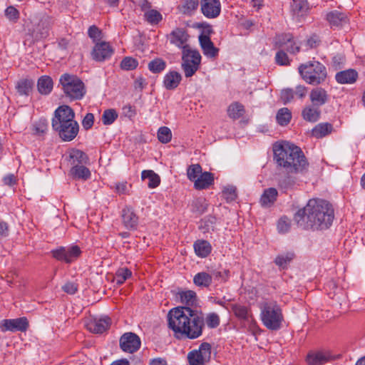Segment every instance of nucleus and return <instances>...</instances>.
Here are the masks:
<instances>
[{
    "mask_svg": "<svg viewBox=\"0 0 365 365\" xmlns=\"http://www.w3.org/2000/svg\"><path fill=\"white\" fill-rule=\"evenodd\" d=\"M275 60L276 63L280 66H287L289 64L288 56L283 50H280L276 53Z\"/></svg>",
    "mask_w": 365,
    "mask_h": 365,
    "instance_id": "obj_54",
    "label": "nucleus"
},
{
    "mask_svg": "<svg viewBox=\"0 0 365 365\" xmlns=\"http://www.w3.org/2000/svg\"><path fill=\"white\" fill-rule=\"evenodd\" d=\"M329 356L324 352H311L307 356L309 365H322L328 361Z\"/></svg>",
    "mask_w": 365,
    "mask_h": 365,
    "instance_id": "obj_27",
    "label": "nucleus"
},
{
    "mask_svg": "<svg viewBox=\"0 0 365 365\" xmlns=\"http://www.w3.org/2000/svg\"><path fill=\"white\" fill-rule=\"evenodd\" d=\"M206 323L210 328H215L220 324V317L215 313H210L206 317Z\"/></svg>",
    "mask_w": 365,
    "mask_h": 365,
    "instance_id": "obj_56",
    "label": "nucleus"
},
{
    "mask_svg": "<svg viewBox=\"0 0 365 365\" xmlns=\"http://www.w3.org/2000/svg\"><path fill=\"white\" fill-rule=\"evenodd\" d=\"M168 39L171 44L181 48L182 51L191 48L188 44L190 35L187 30L184 28H175L173 29L168 35Z\"/></svg>",
    "mask_w": 365,
    "mask_h": 365,
    "instance_id": "obj_9",
    "label": "nucleus"
},
{
    "mask_svg": "<svg viewBox=\"0 0 365 365\" xmlns=\"http://www.w3.org/2000/svg\"><path fill=\"white\" fill-rule=\"evenodd\" d=\"M226 309L233 312L235 315L239 319L247 320L249 319L250 314L247 308L245 306L237 304H231L227 306Z\"/></svg>",
    "mask_w": 365,
    "mask_h": 365,
    "instance_id": "obj_39",
    "label": "nucleus"
},
{
    "mask_svg": "<svg viewBox=\"0 0 365 365\" xmlns=\"http://www.w3.org/2000/svg\"><path fill=\"white\" fill-rule=\"evenodd\" d=\"M124 225L128 229H134L137 226L138 217L130 207H125L122 211Z\"/></svg>",
    "mask_w": 365,
    "mask_h": 365,
    "instance_id": "obj_22",
    "label": "nucleus"
},
{
    "mask_svg": "<svg viewBox=\"0 0 365 365\" xmlns=\"http://www.w3.org/2000/svg\"><path fill=\"white\" fill-rule=\"evenodd\" d=\"M299 72L304 81L315 86L322 83L327 76L326 67L316 61L301 64L299 66Z\"/></svg>",
    "mask_w": 365,
    "mask_h": 365,
    "instance_id": "obj_5",
    "label": "nucleus"
},
{
    "mask_svg": "<svg viewBox=\"0 0 365 365\" xmlns=\"http://www.w3.org/2000/svg\"><path fill=\"white\" fill-rule=\"evenodd\" d=\"M274 155L277 165L283 167L287 173H303L308 168L309 164L303 152L294 145H275Z\"/></svg>",
    "mask_w": 365,
    "mask_h": 365,
    "instance_id": "obj_3",
    "label": "nucleus"
},
{
    "mask_svg": "<svg viewBox=\"0 0 365 365\" xmlns=\"http://www.w3.org/2000/svg\"><path fill=\"white\" fill-rule=\"evenodd\" d=\"M113 53L111 46L105 41L96 43L93 48L91 55L96 61H103L109 58Z\"/></svg>",
    "mask_w": 365,
    "mask_h": 365,
    "instance_id": "obj_17",
    "label": "nucleus"
},
{
    "mask_svg": "<svg viewBox=\"0 0 365 365\" xmlns=\"http://www.w3.org/2000/svg\"><path fill=\"white\" fill-rule=\"evenodd\" d=\"M62 289L65 292L73 294L77 292L78 286L73 282H68L63 286Z\"/></svg>",
    "mask_w": 365,
    "mask_h": 365,
    "instance_id": "obj_62",
    "label": "nucleus"
},
{
    "mask_svg": "<svg viewBox=\"0 0 365 365\" xmlns=\"http://www.w3.org/2000/svg\"><path fill=\"white\" fill-rule=\"evenodd\" d=\"M227 112L230 118L237 120L244 115L245 110L242 104L239 102H234L228 106Z\"/></svg>",
    "mask_w": 365,
    "mask_h": 365,
    "instance_id": "obj_31",
    "label": "nucleus"
},
{
    "mask_svg": "<svg viewBox=\"0 0 365 365\" xmlns=\"http://www.w3.org/2000/svg\"><path fill=\"white\" fill-rule=\"evenodd\" d=\"M212 275L201 272L194 276L193 282L197 287H208L212 284Z\"/></svg>",
    "mask_w": 365,
    "mask_h": 365,
    "instance_id": "obj_36",
    "label": "nucleus"
},
{
    "mask_svg": "<svg viewBox=\"0 0 365 365\" xmlns=\"http://www.w3.org/2000/svg\"><path fill=\"white\" fill-rule=\"evenodd\" d=\"M199 41L205 56L212 58L217 55L219 50L215 47L209 36L201 34L199 36Z\"/></svg>",
    "mask_w": 365,
    "mask_h": 365,
    "instance_id": "obj_20",
    "label": "nucleus"
},
{
    "mask_svg": "<svg viewBox=\"0 0 365 365\" xmlns=\"http://www.w3.org/2000/svg\"><path fill=\"white\" fill-rule=\"evenodd\" d=\"M358 77L357 72L354 69H348L338 72L335 78L336 81L341 84L353 83Z\"/></svg>",
    "mask_w": 365,
    "mask_h": 365,
    "instance_id": "obj_26",
    "label": "nucleus"
},
{
    "mask_svg": "<svg viewBox=\"0 0 365 365\" xmlns=\"http://www.w3.org/2000/svg\"><path fill=\"white\" fill-rule=\"evenodd\" d=\"M334 210L327 201L311 199L307 205L298 210L294 215V221L304 229H327L332 223Z\"/></svg>",
    "mask_w": 365,
    "mask_h": 365,
    "instance_id": "obj_2",
    "label": "nucleus"
},
{
    "mask_svg": "<svg viewBox=\"0 0 365 365\" xmlns=\"http://www.w3.org/2000/svg\"><path fill=\"white\" fill-rule=\"evenodd\" d=\"M75 113L73 109L68 106H61L54 112V116L52 118L53 129L67 124L74 120Z\"/></svg>",
    "mask_w": 365,
    "mask_h": 365,
    "instance_id": "obj_10",
    "label": "nucleus"
},
{
    "mask_svg": "<svg viewBox=\"0 0 365 365\" xmlns=\"http://www.w3.org/2000/svg\"><path fill=\"white\" fill-rule=\"evenodd\" d=\"M196 255L201 257H207L211 252V246L206 240H198L194 244Z\"/></svg>",
    "mask_w": 365,
    "mask_h": 365,
    "instance_id": "obj_37",
    "label": "nucleus"
},
{
    "mask_svg": "<svg viewBox=\"0 0 365 365\" xmlns=\"http://www.w3.org/2000/svg\"><path fill=\"white\" fill-rule=\"evenodd\" d=\"M193 211L198 214L204 213L207 209V204L205 199H197L192 202Z\"/></svg>",
    "mask_w": 365,
    "mask_h": 365,
    "instance_id": "obj_52",
    "label": "nucleus"
},
{
    "mask_svg": "<svg viewBox=\"0 0 365 365\" xmlns=\"http://www.w3.org/2000/svg\"><path fill=\"white\" fill-rule=\"evenodd\" d=\"M138 61L132 57H125L120 63L121 68L126 71L133 70L138 66Z\"/></svg>",
    "mask_w": 365,
    "mask_h": 365,
    "instance_id": "obj_51",
    "label": "nucleus"
},
{
    "mask_svg": "<svg viewBox=\"0 0 365 365\" xmlns=\"http://www.w3.org/2000/svg\"><path fill=\"white\" fill-rule=\"evenodd\" d=\"M53 257L58 260L64 261L66 263H70L76 259L81 254L79 247L74 245L68 248L60 247L58 250L52 252Z\"/></svg>",
    "mask_w": 365,
    "mask_h": 365,
    "instance_id": "obj_16",
    "label": "nucleus"
},
{
    "mask_svg": "<svg viewBox=\"0 0 365 365\" xmlns=\"http://www.w3.org/2000/svg\"><path fill=\"white\" fill-rule=\"evenodd\" d=\"M118 118V113L114 109H107L102 115V122L104 125L112 124Z\"/></svg>",
    "mask_w": 365,
    "mask_h": 365,
    "instance_id": "obj_47",
    "label": "nucleus"
},
{
    "mask_svg": "<svg viewBox=\"0 0 365 365\" xmlns=\"http://www.w3.org/2000/svg\"><path fill=\"white\" fill-rule=\"evenodd\" d=\"M320 110L318 108L313 106H306L302 112L303 118L309 122H316L319 119Z\"/></svg>",
    "mask_w": 365,
    "mask_h": 365,
    "instance_id": "obj_32",
    "label": "nucleus"
},
{
    "mask_svg": "<svg viewBox=\"0 0 365 365\" xmlns=\"http://www.w3.org/2000/svg\"><path fill=\"white\" fill-rule=\"evenodd\" d=\"M277 195L278 192L277 189L274 187L264 190L260 198L262 205L267 207L271 206L276 201Z\"/></svg>",
    "mask_w": 365,
    "mask_h": 365,
    "instance_id": "obj_30",
    "label": "nucleus"
},
{
    "mask_svg": "<svg viewBox=\"0 0 365 365\" xmlns=\"http://www.w3.org/2000/svg\"><path fill=\"white\" fill-rule=\"evenodd\" d=\"M131 271L128 268H120L118 269L114 277L116 284H121L131 276Z\"/></svg>",
    "mask_w": 365,
    "mask_h": 365,
    "instance_id": "obj_46",
    "label": "nucleus"
},
{
    "mask_svg": "<svg viewBox=\"0 0 365 365\" xmlns=\"http://www.w3.org/2000/svg\"><path fill=\"white\" fill-rule=\"evenodd\" d=\"M70 173L73 178L87 180L91 176V172L88 168L83 165H76L70 170Z\"/></svg>",
    "mask_w": 365,
    "mask_h": 365,
    "instance_id": "obj_34",
    "label": "nucleus"
},
{
    "mask_svg": "<svg viewBox=\"0 0 365 365\" xmlns=\"http://www.w3.org/2000/svg\"><path fill=\"white\" fill-rule=\"evenodd\" d=\"M200 4L199 0H185L184 1V13H190L195 10Z\"/></svg>",
    "mask_w": 365,
    "mask_h": 365,
    "instance_id": "obj_58",
    "label": "nucleus"
},
{
    "mask_svg": "<svg viewBox=\"0 0 365 365\" xmlns=\"http://www.w3.org/2000/svg\"><path fill=\"white\" fill-rule=\"evenodd\" d=\"M214 182V175L210 172L202 173L194 181L196 190H203L209 187Z\"/></svg>",
    "mask_w": 365,
    "mask_h": 365,
    "instance_id": "obj_24",
    "label": "nucleus"
},
{
    "mask_svg": "<svg viewBox=\"0 0 365 365\" xmlns=\"http://www.w3.org/2000/svg\"><path fill=\"white\" fill-rule=\"evenodd\" d=\"M201 62V56L198 51L192 48L182 51V68L185 76H192L199 69Z\"/></svg>",
    "mask_w": 365,
    "mask_h": 365,
    "instance_id": "obj_7",
    "label": "nucleus"
},
{
    "mask_svg": "<svg viewBox=\"0 0 365 365\" xmlns=\"http://www.w3.org/2000/svg\"><path fill=\"white\" fill-rule=\"evenodd\" d=\"M63 141L73 140L78 133L79 126L75 120L53 129Z\"/></svg>",
    "mask_w": 365,
    "mask_h": 365,
    "instance_id": "obj_13",
    "label": "nucleus"
},
{
    "mask_svg": "<svg viewBox=\"0 0 365 365\" xmlns=\"http://www.w3.org/2000/svg\"><path fill=\"white\" fill-rule=\"evenodd\" d=\"M140 344L139 336L133 332L125 333L120 338V347L125 352L133 354L140 349Z\"/></svg>",
    "mask_w": 365,
    "mask_h": 365,
    "instance_id": "obj_11",
    "label": "nucleus"
},
{
    "mask_svg": "<svg viewBox=\"0 0 365 365\" xmlns=\"http://www.w3.org/2000/svg\"><path fill=\"white\" fill-rule=\"evenodd\" d=\"M59 81L66 97L71 100H80L84 96V83L77 76L64 73Z\"/></svg>",
    "mask_w": 365,
    "mask_h": 365,
    "instance_id": "obj_6",
    "label": "nucleus"
},
{
    "mask_svg": "<svg viewBox=\"0 0 365 365\" xmlns=\"http://www.w3.org/2000/svg\"><path fill=\"white\" fill-rule=\"evenodd\" d=\"M38 91L43 95L48 94L53 89V81L47 76H41L37 83Z\"/></svg>",
    "mask_w": 365,
    "mask_h": 365,
    "instance_id": "obj_35",
    "label": "nucleus"
},
{
    "mask_svg": "<svg viewBox=\"0 0 365 365\" xmlns=\"http://www.w3.org/2000/svg\"><path fill=\"white\" fill-rule=\"evenodd\" d=\"M88 34V36L95 42L96 41H99L101 38L102 33L97 26L93 25L89 27Z\"/></svg>",
    "mask_w": 365,
    "mask_h": 365,
    "instance_id": "obj_57",
    "label": "nucleus"
},
{
    "mask_svg": "<svg viewBox=\"0 0 365 365\" xmlns=\"http://www.w3.org/2000/svg\"><path fill=\"white\" fill-rule=\"evenodd\" d=\"M202 167L199 164H193L188 167L187 170V178L191 181H195L202 173Z\"/></svg>",
    "mask_w": 365,
    "mask_h": 365,
    "instance_id": "obj_48",
    "label": "nucleus"
},
{
    "mask_svg": "<svg viewBox=\"0 0 365 365\" xmlns=\"http://www.w3.org/2000/svg\"><path fill=\"white\" fill-rule=\"evenodd\" d=\"M277 229L279 232L285 233L290 229V221L287 217H282L279 219L277 224Z\"/></svg>",
    "mask_w": 365,
    "mask_h": 365,
    "instance_id": "obj_55",
    "label": "nucleus"
},
{
    "mask_svg": "<svg viewBox=\"0 0 365 365\" xmlns=\"http://www.w3.org/2000/svg\"><path fill=\"white\" fill-rule=\"evenodd\" d=\"M294 96L299 98H303L306 96L307 93V88L302 85L297 86L294 90Z\"/></svg>",
    "mask_w": 365,
    "mask_h": 365,
    "instance_id": "obj_63",
    "label": "nucleus"
},
{
    "mask_svg": "<svg viewBox=\"0 0 365 365\" xmlns=\"http://www.w3.org/2000/svg\"><path fill=\"white\" fill-rule=\"evenodd\" d=\"M296 180L292 177H285L280 181V186L284 189H289L295 185Z\"/></svg>",
    "mask_w": 365,
    "mask_h": 365,
    "instance_id": "obj_61",
    "label": "nucleus"
},
{
    "mask_svg": "<svg viewBox=\"0 0 365 365\" xmlns=\"http://www.w3.org/2000/svg\"><path fill=\"white\" fill-rule=\"evenodd\" d=\"M168 327L178 337L195 339L202 334L205 318L201 312L191 307H175L168 314Z\"/></svg>",
    "mask_w": 365,
    "mask_h": 365,
    "instance_id": "obj_1",
    "label": "nucleus"
},
{
    "mask_svg": "<svg viewBox=\"0 0 365 365\" xmlns=\"http://www.w3.org/2000/svg\"><path fill=\"white\" fill-rule=\"evenodd\" d=\"M212 275V277H214L216 279H222L223 281H225L229 275V271L228 270H224L222 272H217V271H212L210 274Z\"/></svg>",
    "mask_w": 365,
    "mask_h": 365,
    "instance_id": "obj_64",
    "label": "nucleus"
},
{
    "mask_svg": "<svg viewBox=\"0 0 365 365\" xmlns=\"http://www.w3.org/2000/svg\"><path fill=\"white\" fill-rule=\"evenodd\" d=\"M276 118L279 125H287L292 118V113L287 108H282L278 110Z\"/></svg>",
    "mask_w": 365,
    "mask_h": 365,
    "instance_id": "obj_43",
    "label": "nucleus"
},
{
    "mask_svg": "<svg viewBox=\"0 0 365 365\" xmlns=\"http://www.w3.org/2000/svg\"><path fill=\"white\" fill-rule=\"evenodd\" d=\"M310 100L314 106H321L327 102L328 94L324 88L317 87L312 90Z\"/></svg>",
    "mask_w": 365,
    "mask_h": 365,
    "instance_id": "obj_23",
    "label": "nucleus"
},
{
    "mask_svg": "<svg viewBox=\"0 0 365 365\" xmlns=\"http://www.w3.org/2000/svg\"><path fill=\"white\" fill-rule=\"evenodd\" d=\"M145 18L150 24H156L162 20V15L157 10L151 9L145 13Z\"/></svg>",
    "mask_w": 365,
    "mask_h": 365,
    "instance_id": "obj_49",
    "label": "nucleus"
},
{
    "mask_svg": "<svg viewBox=\"0 0 365 365\" xmlns=\"http://www.w3.org/2000/svg\"><path fill=\"white\" fill-rule=\"evenodd\" d=\"M69 158L73 166L76 165L86 164L88 162V155L82 150L75 148L69 151Z\"/></svg>",
    "mask_w": 365,
    "mask_h": 365,
    "instance_id": "obj_28",
    "label": "nucleus"
},
{
    "mask_svg": "<svg viewBox=\"0 0 365 365\" xmlns=\"http://www.w3.org/2000/svg\"><path fill=\"white\" fill-rule=\"evenodd\" d=\"M327 20L331 27L343 26L348 22L346 15L338 11H330L327 14Z\"/></svg>",
    "mask_w": 365,
    "mask_h": 365,
    "instance_id": "obj_21",
    "label": "nucleus"
},
{
    "mask_svg": "<svg viewBox=\"0 0 365 365\" xmlns=\"http://www.w3.org/2000/svg\"><path fill=\"white\" fill-rule=\"evenodd\" d=\"M34 82L31 80L24 79L19 81L16 86L20 95L29 96L32 90Z\"/></svg>",
    "mask_w": 365,
    "mask_h": 365,
    "instance_id": "obj_42",
    "label": "nucleus"
},
{
    "mask_svg": "<svg viewBox=\"0 0 365 365\" xmlns=\"http://www.w3.org/2000/svg\"><path fill=\"white\" fill-rule=\"evenodd\" d=\"M261 319L263 324L270 330L281 328L284 319L282 309L274 301L264 302L261 307Z\"/></svg>",
    "mask_w": 365,
    "mask_h": 365,
    "instance_id": "obj_4",
    "label": "nucleus"
},
{
    "mask_svg": "<svg viewBox=\"0 0 365 365\" xmlns=\"http://www.w3.org/2000/svg\"><path fill=\"white\" fill-rule=\"evenodd\" d=\"M148 67L152 73H158L165 68L166 63L162 58H156L148 63Z\"/></svg>",
    "mask_w": 365,
    "mask_h": 365,
    "instance_id": "obj_44",
    "label": "nucleus"
},
{
    "mask_svg": "<svg viewBox=\"0 0 365 365\" xmlns=\"http://www.w3.org/2000/svg\"><path fill=\"white\" fill-rule=\"evenodd\" d=\"M111 319L108 317L103 318H88L86 321V329L94 334H102L110 326Z\"/></svg>",
    "mask_w": 365,
    "mask_h": 365,
    "instance_id": "obj_14",
    "label": "nucleus"
},
{
    "mask_svg": "<svg viewBox=\"0 0 365 365\" xmlns=\"http://www.w3.org/2000/svg\"><path fill=\"white\" fill-rule=\"evenodd\" d=\"M93 122H94V115H93V114L91 113H87L86 115V116L83 119V121H82L83 127L86 130H88V129H90L93 126Z\"/></svg>",
    "mask_w": 365,
    "mask_h": 365,
    "instance_id": "obj_60",
    "label": "nucleus"
},
{
    "mask_svg": "<svg viewBox=\"0 0 365 365\" xmlns=\"http://www.w3.org/2000/svg\"><path fill=\"white\" fill-rule=\"evenodd\" d=\"M295 255L292 252H288L284 254L278 255L275 259L274 263L282 269L287 267V264L294 258Z\"/></svg>",
    "mask_w": 365,
    "mask_h": 365,
    "instance_id": "obj_40",
    "label": "nucleus"
},
{
    "mask_svg": "<svg viewBox=\"0 0 365 365\" xmlns=\"http://www.w3.org/2000/svg\"><path fill=\"white\" fill-rule=\"evenodd\" d=\"M294 98V91L292 88H285L281 91L280 98L282 101L287 104Z\"/></svg>",
    "mask_w": 365,
    "mask_h": 365,
    "instance_id": "obj_53",
    "label": "nucleus"
},
{
    "mask_svg": "<svg viewBox=\"0 0 365 365\" xmlns=\"http://www.w3.org/2000/svg\"><path fill=\"white\" fill-rule=\"evenodd\" d=\"M158 138L162 143H168L172 139L171 130L165 126L160 127L158 130Z\"/></svg>",
    "mask_w": 365,
    "mask_h": 365,
    "instance_id": "obj_45",
    "label": "nucleus"
},
{
    "mask_svg": "<svg viewBox=\"0 0 365 365\" xmlns=\"http://www.w3.org/2000/svg\"><path fill=\"white\" fill-rule=\"evenodd\" d=\"M141 178L143 180H148V185L150 188L158 187L160 182L159 175L151 170H143L141 173Z\"/></svg>",
    "mask_w": 365,
    "mask_h": 365,
    "instance_id": "obj_38",
    "label": "nucleus"
},
{
    "mask_svg": "<svg viewBox=\"0 0 365 365\" xmlns=\"http://www.w3.org/2000/svg\"><path fill=\"white\" fill-rule=\"evenodd\" d=\"M277 43L290 53H297L299 51V46L294 41L290 34H282L278 37Z\"/></svg>",
    "mask_w": 365,
    "mask_h": 365,
    "instance_id": "obj_19",
    "label": "nucleus"
},
{
    "mask_svg": "<svg viewBox=\"0 0 365 365\" xmlns=\"http://www.w3.org/2000/svg\"><path fill=\"white\" fill-rule=\"evenodd\" d=\"M5 15L10 21H17V19L19 18V11L11 6L6 8L5 10Z\"/></svg>",
    "mask_w": 365,
    "mask_h": 365,
    "instance_id": "obj_59",
    "label": "nucleus"
},
{
    "mask_svg": "<svg viewBox=\"0 0 365 365\" xmlns=\"http://www.w3.org/2000/svg\"><path fill=\"white\" fill-rule=\"evenodd\" d=\"M182 80L180 73L177 71H170L165 76L163 84L166 89L173 90L178 86Z\"/></svg>",
    "mask_w": 365,
    "mask_h": 365,
    "instance_id": "obj_25",
    "label": "nucleus"
},
{
    "mask_svg": "<svg viewBox=\"0 0 365 365\" xmlns=\"http://www.w3.org/2000/svg\"><path fill=\"white\" fill-rule=\"evenodd\" d=\"M333 130V126L331 123H322L317 124L312 129V135L316 137L317 138H322L329 134H330Z\"/></svg>",
    "mask_w": 365,
    "mask_h": 365,
    "instance_id": "obj_33",
    "label": "nucleus"
},
{
    "mask_svg": "<svg viewBox=\"0 0 365 365\" xmlns=\"http://www.w3.org/2000/svg\"><path fill=\"white\" fill-rule=\"evenodd\" d=\"M29 327V321L26 317L12 319H4L0 322V329L6 331H25Z\"/></svg>",
    "mask_w": 365,
    "mask_h": 365,
    "instance_id": "obj_12",
    "label": "nucleus"
},
{
    "mask_svg": "<svg viewBox=\"0 0 365 365\" xmlns=\"http://www.w3.org/2000/svg\"><path fill=\"white\" fill-rule=\"evenodd\" d=\"M53 21L48 16H43L34 29V35L36 38H46L49 35Z\"/></svg>",
    "mask_w": 365,
    "mask_h": 365,
    "instance_id": "obj_18",
    "label": "nucleus"
},
{
    "mask_svg": "<svg viewBox=\"0 0 365 365\" xmlns=\"http://www.w3.org/2000/svg\"><path fill=\"white\" fill-rule=\"evenodd\" d=\"M211 357V346L209 343L203 342L199 349L190 351L187 355L190 365H204Z\"/></svg>",
    "mask_w": 365,
    "mask_h": 365,
    "instance_id": "obj_8",
    "label": "nucleus"
},
{
    "mask_svg": "<svg viewBox=\"0 0 365 365\" xmlns=\"http://www.w3.org/2000/svg\"><path fill=\"white\" fill-rule=\"evenodd\" d=\"M180 297L182 303L185 304L184 307H190L196 302V293L192 290L182 292Z\"/></svg>",
    "mask_w": 365,
    "mask_h": 365,
    "instance_id": "obj_41",
    "label": "nucleus"
},
{
    "mask_svg": "<svg viewBox=\"0 0 365 365\" xmlns=\"http://www.w3.org/2000/svg\"><path fill=\"white\" fill-rule=\"evenodd\" d=\"M291 9L294 14L303 16L308 12L309 6L306 0H293L291 3Z\"/></svg>",
    "mask_w": 365,
    "mask_h": 365,
    "instance_id": "obj_29",
    "label": "nucleus"
},
{
    "mask_svg": "<svg viewBox=\"0 0 365 365\" xmlns=\"http://www.w3.org/2000/svg\"><path fill=\"white\" fill-rule=\"evenodd\" d=\"M200 4L202 14L207 19H215L220 14V0H200Z\"/></svg>",
    "mask_w": 365,
    "mask_h": 365,
    "instance_id": "obj_15",
    "label": "nucleus"
},
{
    "mask_svg": "<svg viewBox=\"0 0 365 365\" xmlns=\"http://www.w3.org/2000/svg\"><path fill=\"white\" fill-rule=\"evenodd\" d=\"M222 197L227 202H232L237 198L236 187L232 185L225 187L222 190Z\"/></svg>",
    "mask_w": 365,
    "mask_h": 365,
    "instance_id": "obj_50",
    "label": "nucleus"
}]
</instances>
